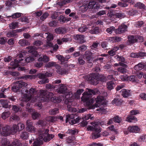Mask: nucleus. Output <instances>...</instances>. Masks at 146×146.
<instances>
[{
	"label": "nucleus",
	"mask_w": 146,
	"mask_h": 146,
	"mask_svg": "<svg viewBox=\"0 0 146 146\" xmlns=\"http://www.w3.org/2000/svg\"><path fill=\"white\" fill-rule=\"evenodd\" d=\"M100 32L99 28L98 27H93L89 31V33L92 34H97Z\"/></svg>",
	"instance_id": "24"
},
{
	"label": "nucleus",
	"mask_w": 146,
	"mask_h": 146,
	"mask_svg": "<svg viewBox=\"0 0 146 146\" xmlns=\"http://www.w3.org/2000/svg\"><path fill=\"white\" fill-rule=\"evenodd\" d=\"M19 43L22 46H27L30 44L29 42L25 39H21L20 40L19 42Z\"/></svg>",
	"instance_id": "28"
},
{
	"label": "nucleus",
	"mask_w": 146,
	"mask_h": 146,
	"mask_svg": "<svg viewBox=\"0 0 146 146\" xmlns=\"http://www.w3.org/2000/svg\"><path fill=\"white\" fill-rule=\"evenodd\" d=\"M56 71L59 73H66L68 72L67 67L64 66H61L56 64L55 66Z\"/></svg>",
	"instance_id": "10"
},
{
	"label": "nucleus",
	"mask_w": 146,
	"mask_h": 146,
	"mask_svg": "<svg viewBox=\"0 0 146 146\" xmlns=\"http://www.w3.org/2000/svg\"><path fill=\"white\" fill-rule=\"evenodd\" d=\"M51 100L53 102L59 103L61 102L62 100V99H58V97L55 96H53L51 98Z\"/></svg>",
	"instance_id": "40"
},
{
	"label": "nucleus",
	"mask_w": 146,
	"mask_h": 146,
	"mask_svg": "<svg viewBox=\"0 0 146 146\" xmlns=\"http://www.w3.org/2000/svg\"><path fill=\"white\" fill-rule=\"evenodd\" d=\"M113 120L115 122L117 123H120L122 121V119L120 117H119L118 116H117L114 117L113 118Z\"/></svg>",
	"instance_id": "50"
},
{
	"label": "nucleus",
	"mask_w": 146,
	"mask_h": 146,
	"mask_svg": "<svg viewBox=\"0 0 146 146\" xmlns=\"http://www.w3.org/2000/svg\"><path fill=\"white\" fill-rule=\"evenodd\" d=\"M48 131L49 130L48 129L41 131V133L42 134H40L39 137L34 142L33 146H37L42 144L43 140L46 142H48L52 139L54 137V135L52 134H48Z\"/></svg>",
	"instance_id": "3"
},
{
	"label": "nucleus",
	"mask_w": 146,
	"mask_h": 146,
	"mask_svg": "<svg viewBox=\"0 0 146 146\" xmlns=\"http://www.w3.org/2000/svg\"><path fill=\"white\" fill-rule=\"evenodd\" d=\"M56 64V62H49L46 65V67L50 68L52 66H55Z\"/></svg>",
	"instance_id": "53"
},
{
	"label": "nucleus",
	"mask_w": 146,
	"mask_h": 146,
	"mask_svg": "<svg viewBox=\"0 0 146 146\" xmlns=\"http://www.w3.org/2000/svg\"><path fill=\"white\" fill-rule=\"evenodd\" d=\"M58 119L56 116H48L46 118V120L50 122H54Z\"/></svg>",
	"instance_id": "39"
},
{
	"label": "nucleus",
	"mask_w": 146,
	"mask_h": 146,
	"mask_svg": "<svg viewBox=\"0 0 146 146\" xmlns=\"http://www.w3.org/2000/svg\"><path fill=\"white\" fill-rule=\"evenodd\" d=\"M18 25V23L17 22L12 23L9 25V27L11 29H14L17 28Z\"/></svg>",
	"instance_id": "49"
},
{
	"label": "nucleus",
	"mask_w": 146,
	"mask_h": 146,
	"mask_svg": "<svg viewBox=\"0 0 146 146\" xmlns=\"http://www.w3.org/2000/svg\"><path fill=\"white\" fill-rule=\"evenodd\" d=\"M13 145L11 144L8 145V146H21V144L19 141L17 140H15L13 142Z\"/></svg>",
	"instance_id": "46"
},
{
	"label": "nucleus",
	"mask_w": 146,
	"mask_h": 146,
	"mask_svg": "<svg viewBox=\"0 0 146 146\" xmlns=\"http://www.w3.org/2000/svg\"><path fill=\"white\" fill-rule=\"evenodd\" d=\"M115 16L116 18H122L125 16V14L121 13H117L115 14Z\"/></svg>",
	"instance_id": "52"
},
{
	"label": "nucleus",
	"mask_w": 146,
	"mask_h": 146,
	"mask_svg": "<svg viewBox=\"0 0 146 146\" xmlns=\"http://www.w3.org/2000/svg\"><path fill=\"white\" fill-rule=\"evenodd\" d=\"M53 96V94L52 93L48 92L46 93V92L44 96V97L46 100V101L47 100V99L48 100H49L50 99H51V98Z\"/></svg>",
	"instance_id": "34"
},
{
	"label": "nucleus",
	"mask_w": 146,
	"mask_h": 146,
	"mask_svg": "<svg viewBox=\"0 0 146 146\" xmlns=\"http://www.w3.org/2000/svg\"><path fill=\"white\" fill-rule=\"evenodd\" d=\"M26 130L29 132H34L35 131L36 129L33 125L32 122L30 120H27L26 122Z\"/></svg>",
	"instance_id": "13"
},
{
	"label": "nucleus",
	"mask_w": 146,
	"mask_h": 146,
	"mask_svg": "<svg viewBox=\"0 0 146 146\" xmlns=\"http://www.w3.org/2000/svg\"><path fill=\"white\" fill-rule=\"evenodd\" d=\"M13 57L10 56H9L7 57H5L3 59V60L5 62H9L12 60Z\"/></svg>",
	"instance_id": "63"
},
{
	"label": "nucleus",
	"mask_w": 146,
	"mask_h": 146,
	"mask_svg": "<svg viewBox=\"0 0 146 146\" xmlns=\"http://www.w3.org/2000/svg\"><path fill=\"white\" fill-rule=\"evenodd\" d=\"M137 12V11L136 10L131 9L129 10V13L130 15L134 16L136 15Z\"/></svg>",
	"instance_id": "60"
},
{
	"label": "nucleus",
	"mask_w": 146,
	"mask_h": 146,
	"mask_svg": "<svg viewBox=\"0 0 146 146\" xmlns=\"http://www.w3.org/2000/svg\"><path fill=\"white\" fill-rule=\"evenodd\" d=\"M10 113L9 111H7L3 113L1 115V117L3 119H5L8 118L10 115Z\"/></svg>",
	"instance_id": "45"
},
{
	"label": "nucleus",
	"mask_w": 146,
	"mask_h": 146,
	"mask_svg": "<svg viewBox=\"0 0 146 146\" xmlns=\"http://www.w3.org/2000/svg\"><path fill=\"white\" fill-rule=\"evenodd\" d=\"M1 143L3 145H7L9 144L10 142L6 139H3L1 141Z\"/></svg>",
	"instance_id": "47"
},
{
	"label": "nucleus",
	"mask_w": 146,
	"mask_h": 146,
	"mask_svg": "<svg viewBox=\"0 0 146 146\" xmlns=\"http://www.w3.org/2000/svg\"><path fill=\"white\" fill-rule=\"evenodd\" d=\"M122 96L124 98H127L130 96V91L123 89L121 90Z\"/></svg>",
	"instance_id": "23"
},
{
	"label": "nucleus",
	"mask_w": 146,
	"mask_h": 146,
	"mask_svg": "<svg viewBox=\"0 0 146 146\" xmlns=\"http://www.w3.org/2000/svg\"><path fill=\"white\" fill-rule=\"evenodd\" d=\"M59 110L58 108H54L50 110L49 113L50 115H55L59 112Z\"/></svg>",
	"instance_id": "42"
},
{
	"label": "nucleus",
	"mask_w": 146,
	"mask_h": 146,
	"mask_svg": "<svg viewBox=\"0 0 146 146\" xmlns=\"http://www.w3.org/2000/svg\"><path fill=\"white\" fill-rule=\"evenodd\" d=\"M137 77H138V76L136 77L135 76L133 75H131L129 77L128 80L132 82H135L136 81Z\"/></svg>",
	"instance_id": "59"
},
{
	"label": "nucleus",
	"mask_w": 146,
	"mask_h": 146,
	"mask_svg": "<svg viewBox=\"0 0 146 146\" xmlns=\"http://www.w3.org/2000/svg\"><path fill=\"white\" fill-rule=\"evenodd\" d=\"M115 28L113 26L110 27L108 28L106 30V31L110 34L112 33L114 31Z\"/></svg>",
	"instance_id": "51"
},
{
	"label": "nucleus",
	"mask_w": 146,
	"mask_h": 146,
	"mask_svg": "<svg viewBox=\"0 0 146 146\" xmlns=\"http://www.w3.org/2000/svg\"><path fill=\"white\" fill-rule=\"evenodd\" d=\"M71 102L68 103V104L67 106V110L68 111L71 112H75L77 111L76 109L75 108L72 107L70 105ZM66 104H67L66 103Z\"/></svg>",
	"instance_id": "36"
},
{
	"label": "nucleus",
	"mask_w": 146,
	"mask_h": 146,
	"mask_svg": "<svg viewBox=\"0 0 146 146\" xmlns=\"http://www.w3.org/2000/svg\"><path fill=\"white\" fill-rule=\"evenodd\" d=\"M32 117L34 119H38L40 117V114L37 112H34L32 114Z\"/></svg>",
	"instance_id": "44"
},
{
	"label": "nucleus",
	"mask_w": 146,
	"mask_h": 146,
	"mask_svg": "<svg viewBox=\"0 0 146 146\" xmlns=\"http://www.w3.org/2000/svg\"><path fill=\"white\" fill-rule=\"evenodd\" d=\"M42 41L38 40L34 41L33 43V45L36 46H38L42 45Z\"/></svg>",
	"instance_id": "58"
},
{
	"label": "nucleus",
	"mask_w": 146,
	"mask_h": 146,
	"mask_svg": "<svg viewBox=\"0 0 146 146\" xmlns=\"http://www.w3.org/2000/svg\"><path fill=\"white\" fill-rule=\"evenodd\" d=\"M87 46L84 44H82L80 45L78 47L79 50L81 51H85L87 49Z\"/></svg>",
	"instance_id": "62"
},
{
	"label": "nucleus",
	"mask_w": 146,
	"mask_h": 146,
	"mask_svg": "<svg viewBox=\"0 0 146 146\" xmlns=\"http://www.w3.org/2000/svg\"><path fill=\"white\" fill-rule=\"evenodd\" d=\"M66 122L67 123L68 122L71 125H73L76 123H78L79 122V120L81 118L78 117L76 119H74V115L73 114H68L66 115Z\"/></svg>",
	"instance_id": "7"
},
{
	"label": "nucleus",
	"mask_w": 146,
	"mask_h": 146,
	"mask_svg": "<svg viewBox=\"0 0 146 146\" xmlns=\"http://www.w3.org/2000/svg\"><path fill=\"white\" fill-rule=\"evenodd\" d=\"M20 137L23 139H27L29 137V134L26 131L23 132L21 133Z\"/></svg>",
	"instance_id": "41"
},
{
	"label": "nucleus",
	"mask_w": 146,
	"mask_h": 146,
	"mask_svg": "<svg viewBox=\"0 0 146 146\" xmlns=\"http://www.w3.org/2000/svg\"><path fill=\"white\" fill-rule=\"evenodd\" d=\"M104 98L102 96H99L95 99L96 102L95 105H93V103L94 102L95 99L94 98L91 99L86 103V106L89 109H94L96 107H99L100 105H102L104 101Z\"/></svg>",
	"instance_id": "5"
},
{
	"label": "nucleus",
	"mask_w": 146,
	"mask_h": 146,
	"mask_svg": "<svg viewBox=\"0 0 146 146\" xmlns=\"http://www.w3.org/2000/svg\"><path fill=\"white\" fill-rule=\"evenodd\" d=\"M127 26L124 23L121 24L117 29L115 32L117 33L120 34L124 33L127 31Z\"/></svg>",
	"instance_id": "16"
},
{
	"label": "nucleus",
	"mask_w": 146,
	"mask_h": 146,
	"mask_svg": "<svg viewBox=\"0 0 146 146\" xmlns=\"http://www.w3.org/2000/svg\"><path fill=\"white\" fill-rule=\"evenodd\" d=\"M21 13H17L13 14L11 16L13 19H16L19 18L21 16Z\"/></svg>",
	"instance_id": "57"
},
{
	"label": "nucleus",
	"mask_w": 146,
	"mask_h": 146,
	"mask_svg": "<svg viewBox=\"0 0 146 146\" xmlns=\"http://www.w3.org/2000/svg\"><path fill=\"white\" fill-rule=\"evenodd\" d=\"M17 126L18 131H19L22 130L25 127L24 125L21 123H18L17 124Z\"/></svg>",
	"instance_id": "54"
},
{
	"label": "nucleus",
	"mask_w": 146,
	"mask_h": 146,
	"mask_svg": "<svg viewBox=\"0 0 146 146\" xmlns=\"http://www.w3.org/2000/svg\"><path fill=\"white\" fill-rule=\"evenodd\" d=\"M92 53L89 50H87L85 52L83 55V58L84 59L86 60L87 61H89L92 59Z\"/></svg>",
	"instance_id": "19"
},
{
	"label": "nucleus",
	"mask_w": 146,
	"mask_h": 146,
	"mask_svg": "<svg viewBox=\"0 0 146 146\" xmlns=\"http://www.w3.org/2000/svg\"><path fill=\"white\" fill-rule=\"evenodd\" d=\"M128 39L130 44L133 43L137 42L136 36H134L133 35L130 36L128 37Z\"/></svg>",
	"instance_id": "32"
},
{
	"label": "nucleus",
	"mask_w": 146,
	"mask_h": 146,
	"mask_svg": "<svg viewBox=\"0 0 146 146\" xmlns=\"http://www.w3.org/2000/svg\"><path fill=\"white\" fill-rule=\"evenodd\" d=\"M88 8L87 4H83L80 7V10L83 13L86 11Z\"/></svg>",
	"instance_id": "38"
},
{
	"label": "nucleus",
	"mask_w": 146,
	"mask_h": 146,
	"mask_svg": "<svg viewBox=\"0 0 146 146\" xmlns=\"http://www.w3.org/2000/svg\"><path fill=\"white\" fill-rule=\"evenodd\" d=\"M74 38L78 43L82 44L85 42L84 40V36L83 35L77 34L74 35Z\"/></svg>",
	"instance_id": "14"
},
{
	"label": "nucleus",
	"mask_w": 146,
	"mask_h": 146,
	"mask_svg": "<svg viewBox=\"0 0 146 146\" xmlns=\"http://www.w3.org/2000/svg\"><path fill=\"white\" fill-rule=\"evenodd\" d=\"M47 36H46L47 41H51L53 39V36L52 34L48 33Z\"/></svg>",
	"instance_id": "56"
},
{
	"label": "nucleus",
	"mask_w": 146,
	"mask_h": 146,
	"mask_svg": "<svg viewBox=\"0 0 146 146\" xmlns=\"http://www.w3.org/2000/svg\"><path fill=\"white\" fill-rule=\"evenodd\" d=\"M61 85L60 88L58 89V92L59 93H64L66 92L67 90V88L62 84H61Z\"/></svg>",
	"instance_id": "33"
},
{
	"label": "nucleus",
	"mask_w": 146,
	"mask_h": 146,
	"mask_svg": "<svg viewBox=\"0 0 146 146\" xmlns=\"http://www.w3.org/2000/svg\"><path fill=\"white\" fill-rule=\"evenodd\" d=\"M121 79L123 81H127L128 80L129 77L126 74H123L120 76Z\"/></svg>",
	"instance_id": "61"
},
{
	"label": "nucleus",
	"mask_w": 146,
	"mask_h": 146,
	"mask_svg": "<svg viewBox=\"0 0 146 146\" xmlns=\"http://www.w3.org/2000/svg\"><path fill=\"white\" fill-rule=\"evenodd\" d=\"M114 85V82L112 81H109L107 83V87L110 90L113 88Z\"/></svg>",
	"instance_id": "31"
},
{
	"label": "nucleus",
	"mask_w": 146,
	"mask_h": 146,
	"mask_svg": "<svg viewBox=\"0 0 146 146\" xmlns=\"http://www.w3.org/2000/svg\"><path fill=\"white\" fill-rule=\"evenodd\" d=\"M29 50V53L31 54L35 57H37L38 55V52L36 51V48L34 46H29L27 47Z\"/></svg>",
	"instance_id": "15"
},
{
	"label": "nucleus",
	"mask_w": 146,
	"mask_h": 146,
	"mask_svg": "<svg viewBox=\"0 0 146 146\" xmlns=\"http://www.w3.org/2000/svg\"><path fill=\"white\" fill-rule=\"evenodd\" d=\"M135 7L142 10H146V6L143 3L140 2H137L135 5Z\"/></svg>",
	"instance_id": "22"
},
{
	"label": "nucleus",
	"mask_w": 146,
	"mask_h": 146,
	"mask_svg": "<svg viewBox=\"0 0 146 146\" xmlns=\"http://www.w3.org/2000/svg\"><path fill=\"white\" fill-rule=\"evenodd\" d=\"M87 90L88 91H85V92H87V94L89 96H90V95H92V94L95 95L96 93H98V90L96 89L92 90L88 89Z\"/></svg>",
	"instance_id": "26"
},
{
	"label": "nucleus",
	"mask_w": 146,
	"mask_h": 146,
	"mask_svg": "<svg viewBox=\"0 0 146 146\" xmlns=\"http://www.w3.org/2000/svg\"><path fill=\"white\" fill-rule=\"evenodd\" d=\"M138 55L139 58H143L144 56H146V53L142 52H139L138 53Z\"/></svg>",
	"instance_id": "64"
},
{
	"label": "nucleus",
	"mask_w": 146,
	"mask_h": 146,
	"mask_svg": "<svg viewBox=\"0 0 146 146\" xmlns=\"http://www.w3.org/2000/svg\"><path fill=\"white\" fill-rule=\"evenodd\" d=\"M144 64L140 63L135 66L134 69L137 71L142 69L144 67Z\"/></svg>",
	"instance_id": "30"
},
{
	"label": "nucleus",
	"mask_w": 146,
	"mask_h": 146,
	"mask_svg": "<svg viewBox=\"0 0 146 146\" xmlns=\"http://www.w3.org/2000/svg\"><path fill=\"white\" fill-rule=\"evenodd\" d=\"M17 82L15 83V85L13 86L12 89L13 91L15 92H20L21 90V88Z\"/></svg>",
	"instance_id": "21"
},
{
	"label": "nucleus",
	"mask_w": 146,
	"mask_h": 146,
	"mask_svg": "<svg viewBox=\"0 0 146 146\" xmlns=\"http://www.w3.org/2000/svg\"><path fill=\"white\" fill-rule=\"evenodd\" d=\"M83 95L81 98L82 101L84 102H86V103L91 99H90V96L87 94V92H84L83 94Z\"/></svg>",
	"instance_id": "20"
},
{
	"label": "nucleus",
	"mask_w": 146,
	"mask_h": 146,
	"mask_svg": "<svg viewBox=\"0 0 146 146\" xmlns=\"http://www.w3.org/2000/svg\"><path fill=\"white\" fill-rule=\"evenodd\" d=\"M117 60L120 61V62L124 63H126V61L125 60V58L122 56H119V55H116L115 57Z\"/></svg>",
	"instance_id": "27"
},
{
	"label": "nucleus",
	"mask_w": 146,
	"mask_h": 146,
	"mask_svg": "<svg viewBox=\"0 0 146 146\" xmlns=\"http://www.w3.org/2000/svg\"><path fill=\"white\" fill-rule=\"evenodd\" d=\"M133 120H134L135 122L137 121V119L134 116L132 115L128 116L126 119V121L129 122H133L132 121Z\"/></svg>",
	"instance_id": "35"
},
{
	"label": "nucleus",
	"mask_w": 146,
	"mask_h": 146,
	"mask_svg": "<svg viewBox=\"0 0 146 146\" xmlns=\"http://www.w3.org/2000/svg\"><path fill=\"white\" fill-rule=\"evenodd\" d=\"M45 92V91L40 90L38 92L39 94L35 96L38 93V91L36 88H31L29 90L26 89L25 91L21 92L22 100L25 102H28L30 100L32 102H44L46 100L44 97Z\"/></svg>",
	"instance_id": "1"
},
{
	"label": "nucleus",
	"mask_w": 146,
	"mask_h": 146,
	"mask_svg": "<svg viewBox=\"0 0 146 146\" xmlns=\"http://www.w3.org/2000/svg\"><path fill=\"white\" fill-rule=\"evenodd\" d=\"M58 23L57 20H53L51 21L49 23V25L50 27H55L56 26Z\"/></svg>",
	"instance_id": "55"
},
{
	"label": "nucleus",
	"mask_w": 146,
	"mask_h": 146,
	"mask_svg": "<svg viewBox=\"0 0 146 146\" xmlns=\"http://www.w3.org/2000/svg\"><path fill=\"white\" fill-rule=\"evenodd\" d=\"M0 102L2 103L3 107L5 108H8L9 107V106L7 102L5 100L3 99L1 100Z\"/></svg>",
	"instance_id": "48"
},
{
	"label": "nucleus",
	"mask_w": 146,
	"mask_h": 146,
	"mask_svg": "<svg viewBox=\"0 0 146 146\" xmlns=\"http://www.w3.org/2000/svg\"><path fill=\"white\" fill-rule=\"evenodd\" d=\"M89 80H96L98 81L105 82L107 81V78L102 75L99 74H90Z\"/></svg>",
	"instance_id": "6"
},
{
	"label": "nucleus",
	"mask_w": 146,
	"mask_h": 146,
	"mask_svg": "<svg viewBox=\"0 0 146 146\" xmlns=\"http://www.w3.org/2000/svg\"><path fill=\"white\" fill-rule=\"evenodd\" d=\"M84 90L83 89H79L77 90L76 93H75L74 94V97L77 98H80V95L83 92Z\"/></svg>",
	"instance_id": "37"
},
{
	"label": "nucleus",
	"mask_w": 146,
	"mask_h": 146,
	"mask_svg": "<svg viewBox=\"0 0 146 146\" xmlns=\"http://www.w3.org/2000/svg\"><path fill=\"white\" fill-rule=\"evenodd\" d=\"M17 30H14L9 31L6 34V36L8 37L17 38L18 36Z\"/></svg>",
	"instance_id": "17"
},
{
	"label": "nucleus",
	"mask_w": 146,
	"mask_h": 146,
	"mask_svg": "<svg viewBox=\"0 0 146 146\" xmlns=\"http://www.w3.org/2000/svg\"><path fill=\"white\" fill-rule=\"evenodd\" d=\"M122 102V101L121 100L115 98L112 101L111 103L113 104H115L117 106H119L121 104Z\"/></svg>",
	"instance_id": "29"
},
{
	"label": "nucleus",
	"mask_w": 146,
	"mask_h": 146,
	"mask_svg": "<svg viewBox=\"0 0 146 146\" xmlns=\"http://www.w3.org/2000/svg\"><path fill=\"white\" fill-rule=\"evenodd\" d=\"M67 28L64 27H59L55 29V32L57 34H64L67 32Z\"/></svg>",
	"instance_id": "18"
},
{
	"label": "nucleus",
	"mask_w": 146,
	"mask_h": 146,
	"mask_svg": "<svg viewBox=\"0 0 146 146\" xmlns=\"http://www.w3.org/2000/svg\"><path fill=\"white\" fill-rule=\"evenodd\" d=\"M92 126L88 125L87 128L88 131H92L94 132L92 133V137L93 139H95L101 136L100 132L101 128L98 126V123L96 122L91 123Z\"/></svg>",
	"instance_id": "4"
},
{
	"label": "nucleus",
	"mask_w": 146,
	"mask_h": 146,
	"mask_svg": "<svg viewBox=\"0 0 146 146\" xmlns=\"http://www.w3.org/2000/svg\"><path fill=\"white\" fill-rule=\"evenodd\" d=\"M46 76V75L44 74H38L37 76L35 75H25L24 76L18 77L17 78V79L19 80L22 79H27L28 78L32 79H35L36 77H38V78L42 79L44 78Z\"/></svg>",
	"instance_id": "8"
},
{
	"label": "nucleus",
	"mask_w": 146,
	"mask_h": 146,
	"mask_svg": "<svg viewBox=\"0 0 146 146\" xmlns=\"http://www.w3.org/2000/svg\"><path fill=\"white\" fill-rule=\"evenodd\" d=\"M23 55L21 53L19 54L17 58L15 59L14 61H11L10 62L11 66L8 67L9 69H14L18 67V70L20 71H25L26 68L24 67L20 66H24L26 64V62L29 63L33 61L34 58L30 56L27 57L25 60L22 58Z\"/></svg>",
	"instance_id": "2"
},
{
	"label": "nucleus",
	"mask_w": 146,
	"mask_h": 146,
	"mask_svg": "<svg viewBox=\"0 0 146 146\" xmlns=\"http://www.w3.org/2000/svg\"><path fill=\"white\" fill-rule=\"evenodd\" d=\"M120 66L117 68V70L118 72L121 73H126L128 72V70L127 69V66L126 64L123 63H120Z\"/></svg>",
	"instance_id": "11"
},
{
	"label": "nucleus",
	"mask_w": 146,
	"mask_h": 146,
	"mask_svg": "<svg viewBox=\"0 0 146 146\" xmlns=\"http://www.w3.org/2000/svg\"><path fill=\"white\" fill-rule=\"evenodd\" d=\"M89 9H92L93 12H95L100 9L101 6L99 4H96L93 0H91L88 5Z\"/></svg>",
	"instance_id": "9"
},
{
	"label": "nucleus",
	"mask_w": 146,
	"mask_h": 146,
	"mask_svg": "<svg viewBox=\"0 0 146 146\" xmlns=\"http://www.w3.org/2000/svg\"><path fill=\"white\" fill-rule=\"evenodd\" d=\"M128 129L130 132L132 133H137L140 130L139 129L137 126L129 127Z\"/></svg>",
	"instance_id": "25"
},
{
	"label": "nucleus",
	"mask_w": 146,
	"mask_h": 146,
	"mask_svg": "<svg viewBox=\"0 0 146 146\" xmlns=\"http://www.w3.org/2000/svg\"><path fill=\"white\" fill-rule=\"evenodd\" d=\"M2 129L3 131L1 133L2 135L6 136L9 135L11 133L12 134L11 128L9 126L7 125L3 127H2Z\"/></svg>",
	"instance_id": "12"
},
{
	"label": "nucleus",
	"mask_w": 146,
	"mask_h": 146,
	"mask_svg": "<svg viewBox=\"0 0 146 146\" xmlns=\"http://www.w3.org/2000/svg\"><path fill=\"white\" fill-rule=\"evenodd\" d=\"M12 134L16 133L18 131V127L16 124L13 125L12 127L11 128Z\"/></svg>",
	"instance_id": "43"
}]
</instances>
